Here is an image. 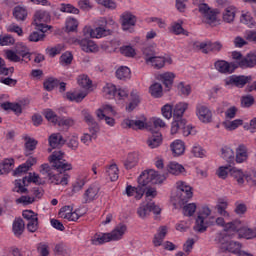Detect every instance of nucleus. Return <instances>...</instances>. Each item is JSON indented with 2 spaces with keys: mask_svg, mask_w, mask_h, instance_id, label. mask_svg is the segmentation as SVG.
Wrapping results in <instances>:
<instances>
[{
  "mask_svg": "<svg viewBox=\"0 0 256 256\" xmlns=\"http://www.w3.org/2000/svg\"><path fill=\"white\" fill-rule=\"evenodd\" d=\"M249 155L247 154V146L246 145H239L236 149V158L234 161L236 163H245L247 161Z\"/></svg>",
  "mask_w": 256,
  "mask_h": 256,
  "instance_id": "nucleus-28",
  "label": "nucleus"
},
{
  "mask_svg": "<svg viewBox=\"0 0 256 256\" xmlns=\"http://www.w3.org/2000/svg\"><path fill=\"white\" fill-rule=\"evenodd\" d=\"M173 63V60L171 58H165L163 56H153L152 58L148 59V62H146V65H151L154 69H163L165 67V64Z\"/></svg>",
  "mask_w": 256,
  "mask_h": 256,
  "instance_id": "nucleus-15",
  "label": "nucleus"
},
{
  "mask_svg": "<svg viewBox=\"0 0 256 256\" xmlns=\"http://www.w3.org/2000/svg\"><path fill=\"white\" fill-rule=\"evenodd\" d=\"M150 95L155 97V99H159L163 97V86L160 83H154L149 88Z\"/></svg>",
  "mask_w": 256,
  "mask_h": 256,
  "instance_id": "nucleus-43",
  "label": "nucleus"
},
{
  "mask_svg": "<svg viewBox=\"0 0 256 256\" xmlns=\"http://www.w3.org/2000/svg\"><path fill=\"white\" fill-rule=\"evenodd\" d=\"M163 181H165V177L155 170H145L138 177V184L143 185L144 187H147L149 183H152V185H159L163 183Z\"/></svg>",
  "mask_w": 256,
  "mask_h": 256,
  "instance_id": "nucleus-3",
  "label": "nucleus"
},
{
  "mask_svg": "<svg viewBox=\"0 0 256 256\" xmlns=\"http://www.w3.org/2000/svg\"><path fill=\"white\" fill-rule=\"evenodd\" d=\"M125 233H127V225L118 224L113 231L110 232V238L112 241H120V239H123Z\"/></svg>",
  "mask_w": 256,
  "mask_h": 256,
  "instance_id": "nucleus-25",
  "label": "nucleus"
},
{
  "mask_svg": "<svg viewBox=\"0 0 256 256\" xmlns=\"http://www.w3.org/2000/svg\"><path fill=\"white\" fill-rule=\"evenodd\" d=\"M123 127H128L129 129H145L147 127V118L143 117L141 120H131L125 119L122 123Z\"/></svg>",
  "mask_w": 256,
  "mask_h": 256,
  "instance_id": "nucleus-24",
  "label": "nucleus"
},
{
  "mask_svg": "<svg viewBox=\"0 0 256 256\" xmlns=\"http://www.w3.org/2000/svg\"><path fill=\"white\" fill-rule=\"evenodd\" d=\"M116 77L121 81H125L126 79H131V69H129V67L127 66H122L118 68L116 71Z\"/></svg>",
  "mask_w": 256,
  "mask_h": 256,
  "instance_id": "nucleus-41",
  "label": "nucleus"
},
{
  "mask_svg": "<svg viewBox=\"0 0 256 256\" xmlns=\"http://www.w3.org/2000/svg\"><path fill=\"white\" fill-rule=\"evenodd\" d=\"M189 107V104L185 102H179L178 104L175 105L173 109V115L174 117H183L185 114V111H187Z\"/></svg>",
  "mask_w": 256,
  "mask_h": 256,
  "instance_id": "nucleus-45",
  "label": "nucleus"
},
{
  "mask_svg": "<svg viewBox=\"0 0 256 256\" xmlns=\"http://www.w3.org/2000/svg\"><path fill=\"white\" fill-rule=\"evenodd\" d=\"M225 231L228 233H238L239 237H243L244 239H255L256 237V228L251 229L245 227L240 220L229 222L225 226Z\"/></svg>",
  "mask_w": 256,
  "mask_h": 256,
  "instance_id": "nucleus-2",
  "label": "nucleus"
},
{
  "mask_svg": "<svg viewBox=\"0 0 256 256\" xmlns=\"http://www.w3.org/2000/svg\"><path fill=\"white\" fill-rule=\"evenodd\" d=\"M175 200L178 203H185L193 197V188L185 181L176 182Z\"/></svg>",
  "mask_w": 256,
  "mask_h": 256,
  "instance_id": "nucleus-4",
  "label": "nucleus"
},
{
  "mask_svg": "<svg viewBox=\"0 0 256 256\" xmlns=\"http://www.w3.org/2000/svg\"><path fill=\"white\" fill-rule=\"evenodd\" d=\"M77 27H79V22L75 18H68L66 20V31L71 33L73 31H77Z\"/></svg>",
  "mask_w": 256,
  "mask_h": 256,
  "instance_id": "nucleus-61",
  "label": "nucleus"
},
{
  "mask_svg": "<svg viewBox=\"0 0 256 256\" xmlns=\"http://www.w3.org/2000/svg\"><path fill=\"white\" fill-rule=\"evenodd\" d=\"M165 235H167V228L165 226H162L159 228L157 234L154 235V247H161V245H163V239H165Z\"/></svg>",
  "mask_w": 256,
  "mask_h": 256,
  "instance_id": "nucleus-34",
  "label": "nucleus"
},
{
  "mask_svg": "<svg viewBox=\"0 0 256 256\" xmlns=\"http://www.w3.org/2000/svg\"><path fill=\"white\" fill-rule=\"evenodd\" d=\"M172 129H193V126L187 125V120L183 117H175V121L172 122Z\"/></svg>",
  "mask_w": 256,
  "mask_h": 256,
  "instance_id": "nucleus-42",
  "label": "nucleus"
},
{
  "mask_svg": "<svg viewBox=\"0 0 256 256\" xmlns=\"http://www.w3.org/2000/svg\"><path fill=\"white\" fill-rule=\"evenodd\" d=\"M191 153L194 157H198L200 159H203V157L207 155V151H205V149H203L199 144H195L192 147Z\"/></svg>",
  "mask_w": 256,
  "mask_h": 256,
  "instance_id": "nucleus-56",
  "label": "nucleus"
},
{
  "mask_svg": "<svg viewBox=\"0 0 256 256\" xmlns=\"http://www.w3.org/2000/svg\"><path fill=\"white\" fill-rule=\"evenodd\" d=\"M64 159L65 152L61 150H56L49 156V162L59 173L53 172V168L49 164H42L40 166L41 175L47 177L48 181H50L52 185H61L62 187L69 185L71 175H69L67 171H71L73 169V165Z\"/></svg>",
  "mask_w": 256,
  "mask_h": 256,
  "instance_id": "nucleus-1",
  "label": "nucleus"
},
{
  "mask_svg": "<svg viewBox=\"0 0 256 256\" xmlns=\"http://www.w3.org/2000/svg\"><path fill=\"white\" fill-rule=\"evenodd\" d=\"M93 139H97L96 129H90L89 132L84 133L81 137V141L84 143V145H89Z\"/></svg>",
  "mask_w": 256,
  "mask_h": 256,
  "instance_id": "nucleus-47",
  "label": "nucleus"
},
{
  "mask_svg": "<svg viewBox=\"0 0 256 256\" xmlns=\"http://www.w3.org/2000/svg\"><path fill=\"white\" fill-rule=\"evenodd\" d=\"M238 65L241 69H249L256 66V53H248L244 58H242Z\"/></svg>",
  "mask_w": 256,
  "mask_h": 256,
  "instance_id": "nucleus-23",
  "label": "nucleus"
},
{
  "mask_svg": "<svg viewBox=\"0 0 256 256\" xmlns=\"http://www.w3.org/2000/svg\"><path fill=\"white\" fill-rule=\"evenodd\" d=\"M37 163V158L30 157L24 164H21L19 168H16L14 175H21V173H27L33 165Z\"/></svg>",
  "mask_w": 256,
  "mask_h": 256,
  "instance_id": "nucleus-27",
  "label": "nucleus"
},
{
  "mask_svg": "<svg viewBox=\"0 0 256 256\" xmlns=\"http://www.w3.org/2000/svg\"><path fill=\"white\" fill-rule=\"evenodd\" d=\"M199 12L203 15L206 23H215V20L217 19V15L207 4H200L199 5Z\"/></svg>",
  "mask_w": 256,
  "mask_h": 256,
  "instance_id": "nucleus-19",
  "label": "nucleus"
},
{
  "mask_svg": "<svg viewBox=\"0 0 256 256\" xmlns=\"http://www.w3.org/2000/svg\"><path fill=\"white\" fill-rule=\"evenodd\" d=\"M251 79H252L251 76L232 75L229 78H226L224 80V83H225L226 87L234 85L235 87H239L240 89H242V87L245 86L246 84H248L249 81H251Z\"/></svg>",
  "mask_w": 256,
  "mask_h": 256,
  "instance_id": "nucleus-12",
  "label": "nucleus"
},
{
  "mask_svg": "<svg viewBox=\"0 0 256 256\" xmlns=\"http://www.w3.org/2000/svg\"><path fill=\"white\" fill-rule=\"evenodd\" d=\"M109 241H113L111 239L110 233H100L96 234L92 239V245H103V243H109Z\"/></svg>",
  "mask_w": 256,
  "mask_h": 256,
  "instance_id": "nucleus-36",
  "label": "nucleus"
},
{
  "mask_svg": "<svg viewBox=\"0 0 256 256\" xmlns=\"http://www.w3.org/2000/svg\"><path fill=\"white\" fill-rule=\"evenodd\" d=\"M171 151L175 157H179L185 153V142L182 140H175L170 144Z\"/></svg>",
  "mask_w": 256,
  "mask_h": 256,
  "instance_id": "nucleus-26",
  "label": "nucleus"
},
{
  "mask_svg": "<svg viewBox=\"0 0 256 256\" xmlns=\"http://www.w3.org/2000/svg\"><path fill=\"white\" fill-rule=\"evenodd\" d=\"M196 115L202 123H211L213 119V112L203 104L196 105Z\"/></svg>",
  "mask_w": 256,
  "mask_h": 256,
  "instance_id": "nucleus-11",
  "label": "nucleus"
},
{
  "mask_svg": "<svg viewBox=\"0 0 256 256\" xmlns=\"http://www.w3.org/2000/svg\"><path fill=\"white\" fill-rule=\"evenodd\" d=\"M84 35H90L93 39H101L107 37L113 33L112 28H99L91 29L90 27H85L83 30Z\"/></svg>",
  "mask_w": 256,
  "mask_h": 256,
  "instance_id": "nucleus-8",
  "label": "nucleus"
},
{
  "mask_svg": "<svg viewBox=\"0 0 256 256\" xmlns=\"http://www.w3.org/2000/svg\"><path fill=\"white\" fill-rule=\"evenodd\" d=\"M1 108L4 109V111H13L16 115H21L23 111L20 104H13L11 102L2 103Z\"/></svg>",
  "mask_w": 256,
  "mask_h": 256,
  "instance_id": "nucleus-40",
  "label": "nucleus"
},
{
  "mask_svg": "<svg viewBox=\"0 0 256 256\" xmlns=\"http://www.w3.org/2000/svg\"><path fill=\"white\" fill-rule=\"evenodd\" d=\"M23 139L25 141V149L26 152L27 151H35V149H37V140H35V138H32L29 135H24Z\"/></svg>",
  "mask_w": 256,
  "mask_h": 256,
  "instance_id": "nucleus-49",
  "label": "nucleus"
},
{
  "mask_svg": "<svg viewBox=\"0 0 256 256\" xmlns=\"http://www.w3.org/2000/svg\"><path fill=\"white\" fill-rule=\"evenodd\" d=\"M26 181L27 177H24L22 180H16L14 191H16V193H27V188H25Z\"/></svg>",
  "mask_w": 256,
  "mask_h": 256,
  "instance_id": "nucleus-63",
  "label": "nucleus"
},
{
  "mask_svg": "<svg viewBox=\"0 0 256 256\" xmlns=\"http://www.w3.org/2000/svg\"><path fill=\"white\" fill-rule=\"evenodd\" d=\"M106 174L108 175L110 181H117V179H119V167H117V164L107 166Z\"/></svg>",
  "mask_w": 256,
  "mask_h": 256,
  "instance_id": "nucleus-39",
  "label": "nucleus"
},
{
  "mask_svg": "<svg viewBox=\"0 0 256 256\" xmlns=\"http://www.w3.org/2000/svg\"><path fill=\"white\" fill-rule=\"evenodd\" d=\"M170 31L174 33V35H189L187 30L183 29V26L180 23L174 22L171 26Z\"/></svg>",
  "mask_w": 256,
  "mask_h": 256,
  "instance_id": "nucleus-58",
  "label": "nucleus"
},
{
  "mask_svg": "<svg viewBox=\"0 0 256 256\" xmlns=\"http://www.w3.org/2000/svg\"><path fill=\"white\" fill-rule=\"evenodd\" d=\"M49 146L52 149H57L59 147H63L65 143H67V140L63 138V135L61 133H53L48 138Z\"/></svg>",
  "mask_w": 256,
  "mask_h": 256,
  "instance_id": "nucleus-20",
  "label": "nucleus"
},
{
  "mask_svg": "<svg viewBox=\"0 0 256 256\" xmlns=\"http://www.w3.org/2000/svg\"><path fill=\"white\" fill-rule=\"evenodd\" d=\"M237 13V8L235 6H228L223 12V21L225 23H233L235 21V15Z\"/></svg>",
  "mask_w": 256,
  "mask_h": 256,
  "instance_id": "nucleus-29",
  "label": "nucleus"
},
{
  "mask_svg": "<svg viewBox=\"0 0 256 256\" xmlns=\"http://www.w3.org/2000/svg\"><path fill=\"white\" fill-rule=\"evenodd\" d=\"M214 67L218 73H222L223 75H231V73H235V69H237V64L233 62H227L225 60H217L214 63Z\"/></svg>",
  "mask_w": 256,
  "mask_h": 256,
  "instance_id": "nucleus-10",
  "label": "nucleus"
},
{
  "mask_svg": "<svg viewBox=\"0 0 256 256\" xmlns=\"http://www.w3.org/2000/svg\"><path fill=\"white\" fill-rule=\"evenodd\" d=\"M120 21L123 31H129L131 27H135V23H137V18L135 17V15L129 12H125L121 15Z\"/></svg>",
  "mask_w": 256,
  "mask_h": 256,
  "instance_id": "nucleus-17",
  "label": "nucleus"
},
{
  "mask_svg": "<svg viewBox=\"0 0 256 256\" xmlns=\"http://www.w3.org/2000/svg\"><path fill=\"white\" fill-rule=\"evenodd\" d=\"M142 53L144 55L145 63L149 61V59H152V57H155L157 55V52L155 51V47L153 46H146L143 48Z\"/></svg>",
  "mask_w": 256,
  "mask_h": 256,
  "instance_id": "nucleus-53",
  "label": "nucleus"
},
{
  "mask_svg": "<svg viewBox=\"0 0 256 256\" xmlns=\"http://www.w3.org/2000/svg\"><path fill=\"white\" fill-rule=\"evenodd\" d=\"M73 43L79 45L84 53H99V46L89 38H76Z\"/></svg>",
  "mask_w": 256,
  "mask_h": 256,
  "instance_id": "nucleus-6",
  "label": "nucleus"
},
{
  "mask_svg": "<svg viewBox=\"0 0 256 256\" xmlns=\"http://www.w3.org/2000/svg\"><path fill=\"white\" fill-rule=\"evenodd\" d=\"M6 59L8 61H12L13 63H19L22 59H29L31 55L29 54V49L27 47H23L22 50H17V52L13 50H6L5 51Z\"/></svg>",
  "mask_w": 256,
  "mask_h": 256,
  "instance_id": "nucleus-7",
  "label": "nucleus"
},
{
  "mask_svg": "<svg viewBox=\"0 0 256 256\" xmlns=\"http://www.w3.org/2000/svg\"><path fill=\"white\" fill-rule=\"evenodd\" d=\"M166 169L171 175H181L185 173V167L177 162H170Z\"/></svg>",
  "mask_w": 256,
  "mask_h": 256,
  "instance_id": "nucleus-32",
  "label": "nucleus"
},
{
  "mask_svg": "<svg viewBox=\"0 0 256 256\" xmlns=\"http://www.w3.org/2000/svg\"><path fill=\"white\" fill-rule=\"evenodd\" d=\"M220 249L225 252L239 254L241 251V243L237 241H226L225 237H219Z\"/></svg>",
  "mask_w": 256,
  "mask_h": 256,
  "instance_id": "nucleus-9",
  "label": "nucleus"
},
{
  "mask_svg": "<svg viewBox=\"0 0 256 256\" xmlns=\"http://www.w3.org/2000/svg\"><path fill=\"white\" fill-rule=\"evenodd\" d=\"M209 227V221L205 218H201V216H197L196 222L194 225V231L197 233H205L207 228Z\"/></svg>",
  "mask_w": 256,
  "mask_h": 256,
  "instance_id": "nucleus-31",
  "label": "nucleus"
},
{
  "mask_svg": "<svg viewBox=\"0 0 256 256\" xmlns=\"http://www.w3.org/2000/svg\"><path fill=\"white\" fill-rule=\"evenodd\" d=\"M73 125H75L73 118L60 117L58 120V127H73Z\"/></svg>",
  "mask_w": 256,
  "mask_h": 256,
  "instance_id": "nucleus-64",
  "label": "nucleus"
},
{
  "mask_svg": "<svg viewBox=\"0 0 256 256\" xmlns=\"http://www.w3.org/2000/svg\"><path fill=\"white\" fill-rule=\"evenodd\" d=\"M97 27L99 28H104V29H113L117 23H115V20H113V18H99L96 22Z\"/></svg>",
  "mask_w": 256,
  "mask_h": 256,
  "instance_id": "nucleus-38",
  "label": "nucleus"
},
{
  "mask_svg": "<svg viewBox=\"0 0 256 256\" xmlns=\"http://www.w3.org/2000/svg\"><path fill=\"white\" fill-rule=\"evenodd\" d=\"M43 85L46 91H53V89L59 85V80L57 78L51 77L46 79Z\"/></svg>",
  "mask_w": 256,
  "mask_h": 256,
  "instance_id": "nucleus-57",
  "label": "nucleus"
},
{
  "mask_svg": "<svg viewBox=\"0 0 256 256\" xmlns=\"http://www.w3.org/2000/svg\"><path fill=\"white\" fill-rule=\"evenodd\" d=\"M77 82L78 85L83 89H91V85H93V82L91 81V79H89V76L85 74L78 76Z\"/></svg>",
  "mask_w": 256,
  "mask_h": 256,
  "instance_id": "nucleus-52",
  "label": "nucleus"
},
{
  "mask_svg": "<svg viewBox=\"0 0 256 256\" xmlns=\"http://www.w3.org/2000/svg\"><path fill=\"white\" fill-rule=\"evenodd\" d=\"M59 216L62 219H67L68 221H78L81 214L79 212L74 211L71 206H64L59 211Z\"/></svg>",
  "mask_w": 256,
  "mask_h": 256,
  "instance_id": "nucleus-16",
  "label": "nucleus"
},
{
  "mask_svg": "<svg viewBox=\"0 0 256 256\" xmlns=\"http://www.w3.org/2000/svg\"><path fill=\"white\" fill-rule=\"evenodd\" d=\"M103 93L106 99H113L117 93V87L113 84H106L103 87Z\"/></svg>",
  "mask_w": 256,
  "mask_h": 256,
  "instance_id": "nucleus-51",
  "label": "nucleus"
},
{
  "mask_svg": "<svg viewBox=\"0 0 256 256\" xmlns=\"http://www.w3.org/2000/svg\"><path fill=\"white\" fill-rule=\"evenodd\" d=\"M49 19V13L44 10H38L34 14V20L32 25H35L36 31H49L51 29V26L46 25Z\"/></svg>",
  "mask_w": 256,
  "mask_h": 256,
  "instance_id": "nucleus-5",
  "label": "nucleus"
},
{
  "mask_svg": "<svg viewBox=\"0 0 256 256\" xmlns=\"http://www.w3.org/2000/svg\"><path fill=\"white\" fill-rule=\"evenodd\" d=\"M221 157L227 163H235V151H233V149L230 147L224 146L221 149Z\"/></svg>",
  "mask_w": 256,
  "mask_h": 256,
  "instance_id": "nucleus-33",
  "label": "nucleus"
},
{
  "mask_svg": "<svg viewBox=\"0 0 256 256\" xmlns=\"http://www.w3.org/2000/svg\"><path fill=\"white\" fill-rule=\"evenodd\" d=\"M230 175L238 183V185H243V183H245V174H243V171L237 168H232L230 170Z\"/></svg>",
  "mask_w": 256,
  "mask_h": 256,
  "instance_id": "nucleus-44",
  "label": "nucleus"
},
{
  "mask_svg": "<svg viewBox=\"0 0 256 256\" xmlns=\"http://www.w3.org/2000/svg\"><path fill=\"white\" fill-rule=\"evenodd\" d=\"M152 137H150L147 141L148 147L150 149H157L163 143V135L159 130L151 129L150 130Z\"/></svg>",
  "mask_w": 256,
  "mask_h": 256,
  "instance_id": "nucleus-18",
  "label": "nucleus"
},
{
  "mask_svg": "<svg viewBox=\"0 0 256 256\" xmlns=\"http://www.w3.org/2000/svg\"><path fill=\"white\" fill-rule=\"evenodd\" d=\"M228 205L227 201L219 200L215 206L218 215H221L222 217H229V212H227Z\"/></svg>",
  "mask_w": 256,
  "mask_h": 256,
  "instance_id": "nucleus-46",
  "label": "nucleus"
},
{
  "mask_svg": "<svg viewBox=\"0 0 256 256\" xmlns=\"http://www.w3.org/2000/svg\"><path fill=\"white\" fill-rule=\"evenodd\" d=\"M96 199H99V187L91 185L84 191L82 195V203L87 205V203H93Z\"/></svg>",
  "mask_w": 256,
  "mask_h": 256,
  "instance_id": "nucleus-13",
  "label": "nucleus"
},
{
  "mask_svg": "<svg viewBox=\"0 0 256 256\" xmlns=\"http://www.w3.org/2000/svg\"><path fill=\"white\" fill-rule=\"evenodd\" d=\"M196 211H197V204L195 203H189L183 207V215H185V217H193Z\"/></svg>",
  "mask_w": 256,
  "mask_h": 256,
  "instance_id": "nucleus-55",
  "label": "nucleus"
},
{
  "mask_svg": "<svg viewBox=\"0 0 256 256\" xmlns=\"http://www.w3.org/2000/svg\"><path fill=\"white\" fill-rule=\"evenodd\" d=\"M13 17L18 21V23H23L27 21V17H29V12L27 8L23 6H15L12 11Z\"/></svg>",
  "mask_w": 256,
  "mask_h": 256,
  "instance_id": "nucleus-22",
  "label": "nucleus"
},
{
  "mask_svg": "<svg viewBox=\"0 0 256 256\" xmlns=\"http://www.w3.org/2000/svg\"><path fill=\"white\" fill-rule=\"evenodd\" d=\"M137 163H139V154L135 152L130 153L124 162V167L125 169H133L137 167Z\"/></svg>",
  "mask_w": 256,
  "mask_h": 256,
  "instance_id": "nucleus-35",
  "label": "nucleus"
},
{
  "mask_svg": "<svg viewBox=\"0 0 256 256\" xmlns=\"http://www.w3.org/2000/svg\"><path fill=\"white\" fill-rule=\"evenodd\" d=\"M44 115L50 123H53L54 125H58L60 117L55 114V112L51 109H46L44 111Z\"/></svg>",
  "mask_w": 256,
  "mask_h": 256,
  "instance_id": "nucleus-54",
  "label": "nucleus"
},
{
  "mask_svg": "<svg viewBox=\"0 0 256 256\" xmlns=\"http://www.w3.org/2000/svg\"><path fill=\"white\" fill-rule=\"evenodd\" d=\"M241 125H243V120L241 119H236L233 121L227 120L223 122V127H225V129H237L241 127Z\"/></svg>",
  "mask_w": 256,
  "mask_h": 256,
  "instance_id": "nucleus-60",
  "label": "nucleus"
},
{
  "mask_svg": "<svg viewBox=\"0 0 256 256\" xmlns=\"http://www.w3.org/2000/svg\"><path fill=\"white\" fill-rule=\"evenodd\" d=\"M66 97L69 101H75L76 103H81V101H83L84 98L87 97V93L86 92H80V93L67 92Z\"/></svg>",
  "mask_w": 256,
  "mask_h": 256,
  "instance_id": "nucleus-50",
  "label": "nucleus"
},
{
  "mask_svg": "<svg viewBox=\"0 0 256 256\" xmlns=\"http://www.w3.org/2000/svg\"><path fill=\"white\" fill-rule=\"evenodd\" d=\"M60 11L62 13H72L73 15H79V9L71 4H61Z\"/></svg>",
  "mask_w": 256,
  "mask_h": 256,
  "instance_id": "nucleus-62",
  "label": "nucleus"
},
{
  "mask_svg": "<svg viewBox=\"0 0 256 256\" xmlns=\"http://www.w3.org/2000/svg\"><path fill=\"white\" fill-rule=\"evenodd\" d=\"M139 103H141L139 94L137 93V91H132L131 92V101H130L129 105L126 107V111H133L137 107V105H139Z\"/></svg>",
  "mask_w": 256,
  "mask_h": 256,
  "instance_id": "nucleus-48",
  "label": "nucleus"
},
{
  "mask_svg": "<svg viewBox=\"0 0 256 256\" xmlns=\"http://www.w3.org/2000/svg\"><path fill=\"white\" fill-rule=\"evenodd\" d=\"M12 231L15 237H21L23 235V231H25V222L21 218H17L14 220L12 225Z\"/></svg>",
  "mask_w": 256,
  "mask_h": 256,
  "instance_id": "nucleus-30",
  "label": "nucleus"
},
{
  "mask_svg": "<svg viewBox=\"0 0 256 256\" xmlns=\"http://www.w3.org/2000/svg\"><path fill=\"white\" fill-rule=\"evenodd\" d=\"M125 195H127V197H134V199L139 201V199H143V196L145 195V187L139 183L136 187L127 185L125 188Z\"/></svg>",
  "mask_w": 256,
  "mask_h": 256,
  "instance_id": "nucleus-14",
  "label": "nucleus"
},
{
  "mask_svg": "<svg viewBox=\"0 0 256 256\" xmlns=\"http://www.w3.org/2000/svg\"><path fill=\"white\" fill-rule=\"evenodd\" d=\"M156 79L158 81H161L163 85H165L166 89H171L173 87V81L175 79V73L173 72H164L161 74H158L156 76Z\"/></svg>",
  "mask_w": 256,
  "mask_h": 256,
  "instance_id": "nucleus-21",
  "label": "nucleus"
},
{
  "mask_svg": "<svg viewBox=\"0 0 256 256\" xmlns=\"http://www.w3.org/2000/svg\"><path fill=\"white\" fill-rule=\"evenodd\" d=\"M241 23L244 25H247L248 27H254L255 26V20H253V16H251V13L246 12L242 14L240 17Z\"/></svg>",
  "mask_w": 256,
  "mask_h": 256,
  "instance_id": "nucleus-59",
  "label": "nucleus"
},
{
  "mask_svg": "<svg viewBox=\"0 0 256 256\" xmlns=\"http://www.w3.org/2000/svg\"><path fill=\"white\" fill-rule=\"evenodd\" d=\"M13 167H15V160L13 158L3 160L0 164V175H5L13 171Z\"/></svg>",
  "mask_w": 256,
  "mask_h": 256,
  "instance_id": "nucleus-37",
  "label": "nucleus"
}]
</instances>
